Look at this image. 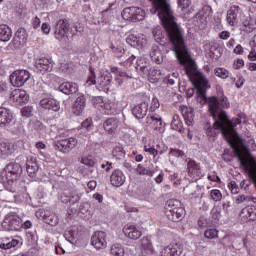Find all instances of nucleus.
Returning a JSON list of instances; mask_svg holds the SVG:
<instances>
[{
    "mask_svg": "<svg viewBox=\"0 0 256 256\" xmlns=\"http://www.w3.org/2000/svg\"><path fill=\"white\" fill-rule=\"evenodd\" d=\"M153 7L150 9V13L159 17L165 31L166 35L172 44L174 55L180 63L183 65L185 75H187L189 81L194 85L196 91L198 92L197 101L201 105L207 103V96L205 93L209 89V80L207 77L199 70H197V64L192 60L191 55H189V50L185 46V38L183 37V30L177 24L173 10H171V5L167 0H150Z\"/></svg>",
    "mask_w": 256,
    "mask_h": 256,
    "instance_id": "f257e3e1",
    "label": "nucleus"
},
{
    "mask_svg": "<svg viewBox=\"0 0 256 256\" xmlns=\"http://www.w3.org/2000/svg\"><path fill=\"white\" fill-rule=\"evenodd\" d=\"M217 103H218L217 96H212L208 99V108H209L210 114L214 119V124H213V127L207 128L206 135H208V137H215V135H217V131H220L224 139H226L227 141V131L223 126V122L219 114L221 113V107L217 106Z\"/></svg>",
    "mask_w": 256,
    "mask_h": 256,
    "instance_id": "f03ea898",
    "label": "nucleus"
},
{
    "mask_svg": "<svg viewBox=\"0 0 256 256\" xmlns=\"http://www.w3.org/2000/svg\"><path fill=\"white\" fill-rule=\"evenodd\" d=\"M165 215L170 221L179 223L183 219L185 210L182 207L181 201L177 199L167 200L164 206Z\"/></svg>",
    "mask_w": 256,
    "mask_h": 256,
    "instance_id": "7ed1b4c3",
    "label": "nucleus"
},
{
    "mask_svg": "<svg viewBox=\"0 0 256 256\" xmlns=\"http://www.w3.org/2000/svg\"><path fill=\"white\" fill-rule=\"evenodd\" d=\"M19 173H21V165L11 162L1 171V177L3 181H7V183H15L19 178Z\"/></svg>",
    "mask_w": 256,
    "mask_h": 256,
    "instance_id": "20e7f679",
    "label": "nucleus"
},
{
    "mask_svg": "<svg viewBox=\"0 0 256 256\" xmlns=\"http://www.w3.org/2000/svg\"><path fill=\"white\" fill-rule=\"evenodd\" d=\"M69 31H71V28L69 26V20L67 19H60L56 23L55 28V39L58 41H61V43H69Z\"/></svg>",
    "mask_w": 256,
    "mask_h": 256,
    "instance_id": "39448f33",
    "label": "nucleus"
},
{
    "mask_svg": "<svg viewBox=\"0 0 256 256\" xmlns=\"http://www.w3.org/2000/svg\"><path fill=\"white\" fill-rule=\"evenodd\" d=\"M121 15L125 21H132V23H137V21H143V19H145L146 13L145 10L132 6L124 8Z\"/></svg>",
    "mask_w": 256,
    "mask_h": 256,
    "instance_id": "423d86ee",
    "label": "nucleus"
},
{
    "mask_svg": "<svg viewBox=\"0 0 256 256\" xmlns=\"http://www.w3.org/2000/svg\"><path fill=\"white\" fill-rule=\"evenodd\" d=\"M78 141L75 137L65 138L53 143L54 149L60 151V153H71L74 148L77 147Z\"/></svg>",
    "mask_w": 256,
    "mask_h": 256,
    "instance_id": "0eeeda50",
    "label": "nucleus"
},
{
    "mask_svg": "<svg viewBox=\"0 0 256 256\" xmlns=\"http://www.w3.org/2000/svg\"><path fill=\"white\" fill-rule=\"evenodd\" d=\"M2 226L5 231H20L21 227H23V220H21V217L17 214H8Z\"/></svg>",
    "mask_w": 256,
    "mask_h": 256,
    "instance_id": "6e6552de",
    "label": "nucleus"
},
{
    "mask_svg": "<svg viewBox=\"0 0 256 256\" xmlns=\"http://www.w3.org/2000/svg\"><path fill=\"white\" fill-rule=\"evenodd\" d=\"M31 79V73L27 70H16L10 75L13 87H23Z\"/></svg>",
    "mask_w": 256,
    "mask_h": 256,
    "instance_id": "1a4fd4ad",
    "label": "nucleus"
},
{
    "mask_svg": "<svg viewBox=\"0 0 256 256\" xmlns=\"http://www.w3.org/2000/svg\"><path fill=\"white\" fill-rule=\"evenodd\" d=\"M239 17L243 19V10L237 5L231 6L226 15V21L230 27H235L239 23Z\"/></svg>",
    "mask_w": 256,
    "mask_h": 256,
    "instance_id": "9d476101",
    "label": "nucleus"
},
{
    "mask_svg": "<svg viewBox=\"0 0 256 256\" xmlns=\"http://www.w3.org/2000/svg\"><path fill=\"white\" fill-rule=\"evenodd\" d=\"M15 119V116L13 115V111L7 107H0V127L2 129H7L11 127V123H13V120Z\"/></svg>",
    "mask_w": 256,
    "mask_h": 256,
    "instance_id": "9b49d317",
    "label": "nucleus"
},
{
    "mask_svg": "<svg viewBox=\"0 0 256 256\" xmlns=\"http://www.w3.org/2000/svg\"><path fill=\"white\" fill-rule=\"evenodd\" d=\"M123 233L125 237H127L128 239H131L132 241H137V239H141L143 235V231L141 230V228L131 223L126 224L123 227Z\"/></svg>",
    "mask_w": 256,
    "mask_h": 256,
    "instance_id": "f8f14e48",
    "label": "nucleus"
},
{
    "mask_svg": "<svg viewBox=\"0 0 256 256\" xmlns=\"http://www.w3.org/2000/svg\"><path fill=\"white\" fill-rule=\"evenodd\" d=\"M148 112H149V99H145L144 101L136 104L132 108V115H134L136 119H145V117H147Z\"/></svg>",
    "mask_w": 256,
    "mask_h": 256,
    "instance_id": "ddd939ff",
    "label": "nucleus"
},
{
    "mask_svg": "<svg viewBox=\"0 0 256 256\" xmlns=\"http://www.w3.org/2000/svg\"><path fill=\"white\" fill-rule=\"evenodd\" d=\"M107 234L103 231L95 232L91 237V245L97 250L105 249L107 247Z\"/></svg>",
    "mask_w": 256,
    "mask_h": 256,
    "instance_id": "4468645a",
    "label": "nucleus"
},
{
    "mask_svg": "<svg viewBox=\"0 0 256 256\" xmlns=\"http://www.w3.org/2000/svg\"><path fill=\"white\" fill-rule=\"evenodd\" d=\"M10 101L15 105H23L29 101V94L23 89H15L10 93Z\"/></svg>",
    "mask_w": 256,
    "mask_h": 256,
    "instance_id": "2eb2a0df",
    "label": "nucleus"
},
{
    "mask_svg": "<svg viewBox=\"0 0 256 256\" xmlns=\"http://www.w3.org/2000/svg\"><path fill=\"white\" fill-rule=\"evenodd\" d=\"M181 253H183V244L176 242L164 247L161 256H181Z\"/></svg>",
    "mask_w": 256,
    "mask_h": 256,
    "instance_id": "dca6fc26",
    "label": "nucleus"
},
{
    "mask_svg": "<svg viewBox=\"0 0 256 256\" xmlns=\"http://www.w3.org/2000/svg\"><path fill=\"white\" fill-rule=\"evenodd\" d=\"M125 181H127V177L123 173V171L116 169L110 175V184L112 187H123L125 185Z\"/></svg>",
    "mask_w": 256,
    "mask_h": 256,
    "instance_id": "f3484780",
    "label": "nucleus"
},
{
    "mask_svg": "<svg viewBox=\"0 0 256 256\" xmlns=\"http://www.w3.org/2000/svg\"><path fill=\"white\" fill-rule=\"evenodd\" d=\"M40 105L43 109H47L48 111L57 112L61 109V104L59 103V101L51 97L43 98L42 100H40Z\"/></svg>",
    "mask_w": 256,
    "mask_h": 256,
    "instance_id": "a211bd4d",
    "label": "nucleus"
},
{
    "mask_svg": "<svg viewBox=\"0 0 256 256\" xmlns=\"http://www.w3.org/2000/svg\"><path fill=\"white\" fill-rule=\"evenodd\" d=\"M35 69L38 73H47V71L53 70V65L48 58H40L35 62Z\"/></svg>",
    "mask_w": 256,
    "mask_h": 256,
    "instance_id": "6ab92c4d",
    "label": "nucleus"
},
{
    "mask_svg": "<svg viewBox=\"0 0 256 256\" xmlns=\"http://www.w3.org/2000/svg\"><path fill=\"white\" fill-rule=\"evenodd\" d=\"M138 245L142 253H146V255H153L155 250L153 249V243L151 242V238H149V236L142 237L139 240Z\"/></svg>",
    "mask_w": 256,
    "mask_h": 256,
    "instance_id": "aec40b11",
    "label": "nucleus"
},
{
    "mask_svg": "<svg viewBox=\"0 0 256 256\" xmlns=\"http://www.w3.org/2000/svg\"><path fill=\"white\" fill-rule=\"evenodd\" d=\"M188 175L190 177H194V179H201L203 177V172L201 171V167L197 162L190 160L187 163Z\"/></svg>",
    "mask_w": 256,
    "mask_h": 256,
    "instance_id": "412c9836",
    "label": "nucleus"
},
{
    "mask_svg": "<svg viewBox=\"0 0 256 256\" xmlns=\"http://www.w3.org/2000/svg\"><path fill=\"white\" fill-rule=\"evenodd\" d=\"M86 99L85 96L80 95L76 98L75 102L73 103L72 113L76 116L81 115L83 111H85Z\"/></svg>",
    "mask_w": 256,
    "mask_h": 256,
    "instance_id": "4be33fe9",
    "label": "nucleus"
},
{
    "mask_svg": "<svg viewBox=\"0 0 256 256\" xmlns=\"http://www.w3.org/2000/svg\"><path fill=\"white\" fill-rule=\"evenodd\" d=\"M241 22L243 25V31L246 33H253L256 29V19L252 18L251 16H245L241 18Z\"/></svg>",
    "mask_w": 256,
    "mask_h": 256,
    "instance_id": "5701e85b",
    "label": "nucleus"
},
{
    "mask_svg": "<svg viewBox=\"0 0 256 256\" xmlns=\"http://www.w3.org/2000/svg\"><path fill=\"white\" fill-rule=\"evenodd\" d=\"M146 127H150V129H154V131H161L163 129V120L161 117H147Z\"/></svg>",
    "mask_w": 256,
    "mask_h": 256,
    "instance_id": "b1692460",
    "label": "nucleus"
},
{
    "mask_svg": "<svg viewBox=\"0 0 256 256\" xmlns=\"http://www.w3.org/2000/svg\"><path fill=\"white\" fill-rule=\"evenodd\" d=\"M58 89L64 95H73V93H77L79 87L73 82H64L59 85Z\"/></svg>",
    "mask_w": 256,
    "mask_h": 256,
    "instance_id": "393cba45",
    "label": "nucleus"
},
{
    "mask_svg": "<svg viewBox=\"0 0 256 256\" xmlns=\"http://www.w3.org/2000/svg\"><path fill=\"white\" fill-rule=\"evenodd\" d=\"M180 111L182 113V116L184 118V121L188 127H191L193 125L194 117L193 114V108H189L187 106L180 107Z\"/></svg>",
    "mask_w": 256,
    "mask_h": 256,
    "instance_id": "a878e982",
    "label": "nucleus"
},
{
    "mask_svg": "<svg viewBox=\"0 0 256 256\" xmlns=\"http://www.w3.org/2000/svg\"><path fill=\"white\" fill-rule=\"evenodd\" d=\"M13 37V30L7 24L0 25V41L7 43Z\"/></svg>",
    "mask_w": 256,
    "mask_h": 256,
    "instance_id": "bb28decb",
    "label": "nucleus"
},
{
    "mask_svg": "<svg viewBox=\"0 0 256 256\" xmlns=\"http://www.w3.org/2000/svg\"><path fill=\"white\" fill-rule=\"evenodd\" d=\"M118 127L119 119L117 118H108L103 124V128L107 133H115Z\"/></svg>",
    "mask_w": 256,
    "mask_h": 256,
    "instance_id": "cd10ccee",
    "label": "nucleus"
},
{
    "mask_svg": "<svg viewBox=\"0 0 256 256\" xmlns=\"http://www.w3.org/2000/svg\"><path fill=\"white\" fill-rule=\"evenodd\" d=\"M150 57L154 63H157V65H161L163 63V53L158 46L152 47L150 51Z\"/></svg>",
    "mask_w": 256,
    "mask_h": 256,
    "instance_id": "c85d7f7f",
    "label": "nucleus"
},
{
    "mask_svg": "<svg viewBox=\"0 0 256 256\" xmlns=\"http://www.w3.org/2000/svg\"><path fill=\"white\" fill-rule=\"evenodd\" d=\"M98 85L101 87H107L111 83V74L107 70H101L97 79Z\"/></svg>",
    "mask_w": 256,
    "mask_h": 256,
    "instance_id": "c756f323",
    "label": "nucleus"
},
{
    "mask_svg": "<svg viewBox=\"0 0 256 256\" xmlns=\"http://www.w3.org/2000/svg\"><path fill=\"white\" fill-rule=\"evenodd\" d=\"M126 43L131 47H143V38L135 34H130L126 38Z\"/></svg>",
    "mask_w": 256,
    "mask_h": 256,
    "instance_id": "7c9ffc66",
    "label": "nucleus"
},
{
    "mask_svg": "<svg viewBox=\"0 0 256 256\" xmlns=\"http://www.w3.org/2000/svg\"><path fill=\"white\" fill-rule=\"evenodd\" d=\"M255 210V206H247L241 210L240 217L242 219H249L250 221H253V215H255Z\"/></svg>",
    "mask_w": 256,
    "mask_h": 256,
    "instance_id": "2f4dec72",
    "label": "nucleus"
},
{
    "mask_svg": "<svg viewBox=\"0 0 256 256\" xmlns=\"http://www.w3.org/2000/svg\"><path fill=\"white\" fill-rule=\"evenodd\" d=\"M171 127L172 129H174V131H178L179 133H185V129L183 128V122L181 121V117L177 114L173 116Z\"/></svg>",
    "mask_w": 256,
    "mask_h": 256,
    "instance_id": "473e14b6",
    "label": "nucleus"
},
{
    "mask_svg": "<svg viewBox=\"0 0 256 256\" xmlns=\"http://www.w3.org/2000/svg\"><path fill=\"white\" fill-rule=\"evenodd\" d=\"M79 213H80V217H82V219H91V217H93V213L90 210L89 204L88 203H84L80 205L79 208Z\"/></svg>",
    "mask_w": 256,
    "mask_h": 256,
    "instance_id": "72a5a7b5",
    "label": "nucleus"
},
{
    "mask_svg": "<svg viewBox=\"0 0 256 256\" xmlns=\"http://www.w3.org/2000/svg\"><path fill=\"white\" fill-rule=\"evenodd\" d=\"M38 169L39 166H37V162L33 161L32 159L27 160L26 171L30 175V177H33L35 173H37Z\"/></svg>",
    "mask_w": 256,
    "mask_h": 256,
    "instance_id": "f704fd0d",
    "label": "nucleus"
},
{
    "mask_svg": "<svg viewBox=\"0 0 256 256\" xmlns=\"http://www.w3.org/2000/svg\"><path fill=\"white\" fill-rule=\"evenodd\" d=\"M19 245V240L15 238L4 240L3 243L0 244V249H13Z\"/></svg>",
    "mask_w": 256,
    "mask_h": 256,
    "instance_id": "c9c22d12",
    "label": "nucleus"
},
{
    "mask_svg": "<svg viewBox=\"0 0 256 256\" xmlns=\"http://www.w3.org/2000/svg\"><path fill=\"white\" fill-rule=\"evenodd\" d=\"M110 253L114 256H125V248L121 244H114L111 246Z\"/></svg>",
    "mask_w": 256,
    "mask_h": 256,
    "instance_id": "e433bc0d",
    "label": "nucleus"
},
{
    "mask_svg": "<svg viewBox=\"0 0 256 256\" xmlns=\"http://www.w3.org/2000/svg\"><path fill=\"white\" fill-rule=\"evenodd\" d=\"M113 157L118 161L125 159V149L123 146H116L112 151Z\"/></svg>",
    "mask_w": 256,
    "mask_h": 256,
    "instance_id": "4c0bfd02",
    "label": "nucleus"
},
{
    "mask_svg": "<svg viewBox=\"0 0 256 256\" xmlns=\"http://www.w3.org/2000/svg\"><path fill=\"white\" fill-rule=\"evenodd\" d=\"M184 193L190 199H197V198H199V192L195 190V187L193 185L186 186V188H184Z\"/></svg>",
    "mask_w": 256,
    "mask_h": 256,
    "instance_id": "58836bf2",
    "label": "nucleus"
},
{
    "mask_svg": "<svg viewBox=\"0 0 256 256\" xmlns=\"http://www.w3.org/2000/svg\"><path fill=\"white\" fill-rule=\"evenodd\" d=\"M11 153H13L11 145L7 143L0 144V157H7V155H11Z\"/></svg>",
    "mask_w": 256,
    "mask_h": 256,
    "instance_id": "ea45409f",
    "label": "nucleus"
},
{
    "mask_svg": "<svg viewBox=\"0 0 256 256\" xmlns=\"http://www.w3.org/2000/svg\"><path fill=\"white\" fill-rule=\"evenodd\" d=\"M113 53L118 59H122V61H125L129 57V52L125 51L123 47L114 48Z\"/></svg>",
    "mask_w": 256,
    "mask_h": 256,
    "instance_id": "a19ab883",
    "label": "nucleus"
},
{
    "mask_svg": "<svg viewBox=\"0 0 256 256\" xmlns=\"http://www.w3.org/2000/svg\"><path fill=\"white\" fill-rule=\"evenodd\" d=\"M127 79H133V74L118 70V85H123V81H127Z\"/></svg>",
    "mask_w": 256,
    "mask_h": 256,
    "instance_id": "79ce46f5",
    "label": "nucleus"
},
{
    "mask_svg": "<svg viewBox=\"0 0 256 256\" xmlns=\"http://www.w3.org/2000/svg\"><path fill=\"white\" fill-rule=\"evenodd\" d=\"M136 173H138V175H148V177H153L155 171L149 170L143 167L141 164H138L136 167Z\"/></svg>",
    "mask_w": 256,
    "mask_h": 256,
    "instance_id": "37998d69",
    "label": "nucleus"
},
{
    "mask_svg": "<svg viewBox=\"0 0 256 256\" xmlns=\"http://www.w3.org/2000/svg\"><path fill=\"white\" fill-rule=\"evenodd\" d=\"M148 71V77L149 79H152V81H157L161 79V70L156 68H150Z\"/></svg>",
    "mask_w": 256,
    "mask_h": 256,
    "instance_id": "c03bdc74",
    "label": "nucleus"
},
{
    "mask_svg": "<svg viewBox=\"0 0 256 256\" xmlns=\"http://www.w3.org/2000/svg\"><path fill=\"white\" fill-rule=\"evenodd\" d=\"M136 69H139L143 73H149V69H147V62L145 61V58L137 59Z\"/></svg>",
    "mask_w": 256,
    "mask_h": 256,
    "instance_id": "a18cd8bd",
    "label": "nucleus"
},
{
    "mask_svg": "<svg viewBox=\"0 0 256 256\" xmlns=\"http://www.w3.org/2000/svg\"><path fill=\"white\" fill-rule=\"evenodd\" d=\"M214 75H216V77H220V79H228L230 73L229 70L225 68H216L214 70Z\"/></svg>",
    "mask_w": 256,
    "mask_h": 256,
    "instance_id": "49530a36",
    "label": "nucleus"
},
{
    "mask_svg": "<svg viewBox=\"0 0 256 256\" xmlns=\"http://www.w3.org/2000/svg\"><path fill=\"white\" fill-rule=\"evenodd\" d=\"M153 37L157 43H161L163 39H165V36L163 35V30H161V27L154 28Z\"/></svg>",
    "mask_w": 256,
    "mask_h": 256,
    "instance_id": "de8ad7c7",
    "label": "nucleus"
},
{
    "mask_svg": "<svg viewBox=\"0 0 256 256\" xmlns=\"http://www.w3.org/2000/svg\"><path fill=\"white\" fill-rule=\"evenodd\" d=\"M103 107L106 115H115V113H117V110H115V104L112 102H105Z\"/></svg>",
    "mask_w": 256,
    "mask_h": 256,
    "instance_id": "09e8293b",
    "label": "nucleus"
},
{
    "mask_svg": "<svg viewBox=\"0 0 256 256\" xmlns=\"http://www.w3.org/2000/svg\"><path fill=\"white\" fill-rule=\"evenodd\" d=\"M14 36H16L17 39H20L21 41L27 43V30H25V28H19Z\"/></svg>",
    "mask_w": 256,
    "mask_h": 256,
    "instance_id": "8fccbe9b",
    "label": "nucleus"
},
{
    "mask_svg": "<svg viewBox=\"0 0 256 256\" xmlns=\"http://www.w3.org/2000/svg\"><path fill=\"white\" fill-rule=\"evenodd\" d=\"M210 197L212 199V201H221V199H223V194H221L220 190L217 189H213L210 191Z\"/></svg>",
    "mask_w": 256,
    "mask_h": 256,
    "instance_id": "3c124183",
    "label": "nucleus"
},
{
    "mask_svg": "<svg viewBox=\"0 0 256 256\" xmlns=\"http://www.w3.org/2000/svg\"><path fill=\"white\" fill-rule=\"evenodd\" d=\"M9 95V86L6 82H0V97H7Z\"/></svg>",
    "mask_w": 256,
    "mask_h": 256,
    "instance_id": "603ef678",
    "label": "nucleus"
},
{
    "mask_svg": "<svg viewBox=\"0 0 256 256\" xmlns=\"http://www.w3.org/2000/svg\"><path fill=\"white\" fill-rule=\"evenodd\" d=\"M228 189L231 191L232 195H237L239 193V185L235 181H230Z\"/></svg>",
    "mask_w": 256,
    "mask_h": 256,
    "instance_id": "864d4df0",
    "label": "nucleus"
},
{
    "mask_svg": "<svg viewBox=\"0 0 256 256\" xmlns=\"http://www.w3.org/2000/svg\"><path fill=\"white\" fill-rule=\"evenodd\" d=\"M204 237L206 239H215L217 237V230L216 229H208L204 232Z\"/></svg>",
    "mask_w": 256,
    "mask_h": 256,
    "instance_id": "5fc2aeb1",
    "label": "nucleus"
},
{
    "mask_svg": "<svg viewBox=\"0 0 256 256\" xmlns=\"http://www.w3.org/2000/svg\"><path fill=\"white\" fill-rule=\"evenodd\" d=\"M26 42H24L23 40H21L20 38H17L16 36H14L11 45L14 47V49H19V47H21V45H25Z\"/></svg>",
    "mask_w": 256,
    "mask_h": 256,
    "instance_id": "6e6d98bb",
    "label": "nucleus"
},
{
    "mask_svg": "<svg viewBox=\"0 0 256 256\" xmlns=\"http://www.w3.org/2000/svg\"><path fill=\"white\" fill-rule=\"evenodd\" d=\"M93 105H94V107H96V108L104 107L105 101H103V97H101V96L95 97V98L93 99Z\"/></svg>",
    "mask_w": 256,
    "mask_h": 256,
    "instance_id": "4d7b16f0",
    "label": "nucleus"
},
{
    "mask_svg": "<svg viewBox=\"0 0 256 256\" xmlns=\"http://www.w3.org/2000/svg\"><path fill=\"white\" fill-rule=\"evenodd\" d=\"M81 128L86 129V131H91V129H93V123L91 119H86L84 122H82Z\"/></svg>",
    "mask_w": 256,
    "mask_h": 256,
    "instance_id": "13d9d810",
    "label": "nucleus"
},
{
    "mask_svg": "<svg viewBox=\"0 0 256 256\" xmlns=\"http://www.w3.org/2000/svg\"><path fill=\"white\" fill-rule=\"evenodd\" d=\"M144 150L146 153H149L150 155H153L154 157H157V155H159V152L157 151V149H155L151 145L145 146Z\"/></svg>",
    "mask_w": 256,
    "mask_h": 256,
    "instance_id": "bf43d9fd",
    "label": "nucleus"
},
{
    "mask_svg": "<svg viewBox=\"0 0 256 256\" xmlns=\"http://www.w3.org/2000/svg\"><path fill=\"white\" fill-rule=\"evenodd\" d=\"M178 7L183 11V9H187L191 5V0H178Z\"/></svg>",
    "mask_w": 256,
    "mask_h": 256,
    "instance_id": "052dcab7",
    "label": "nucleus"
},
{
    "mask_svg": "<svg viewBox=\"0 0 256 256\" xmlns=\"http://www.w3.org/2000/svg\"><path fill=\"white\" fill-rule=\"evenodd\" d=\"M82 165H86V167H93L95 165V161L93 159H90L89 157H83L81 159Z\"/></svg>",
    "mask_w": 256,
    "mask_h": 256,
    "instance_id": "680f3d73",
    "label": "nucleus"
},
{
    "mask_svg": "<svg viewBox=\"0 0 256 256\" xmlns=\"http://www.w3.org/2000/svg\"><path fill=\"white\" fill-rule=\"evenodd\" d=\"M244 201H246V203L251 202V196L240 195L236 198V203L238 205H240V203H244Z\"/></svg>",
    "mask_w": 256,
    "mask_h": 256,
    "instance_id": "e2e57ef3",
    "label": "nucleus"
},
{
    "mask_svg": "<svg viewBox=\"0 0 256 256\" xmlns=\"http://www.w3.org/2000/svg\"><path fill=\"white\" fill-rule=\"evenodd\" d=\"M79 201H81V196H79V194H72L69 196L70 205H75V203H79Z\"/></svg>",
    "mask_w": 256,
    "mask_h": 256,
    "instance_id": "0e129e2a",
    "label": "nucleus"
},
{
    "mask_svg": "<svg viewBox=\"0 0 256 256\" xmlns=\"http://www.w3.org/2000/svg\"><path fill=\"white\" fill-rule=\"evenodd\" d=\"M159 107H161V104L159 103V99L153 98L150 106V111H157Z\"/></svg>",
    "mask_w": 256,
    "mask_h": 256,
    "instance_id": "69168bd1",
    "label": "nucleus"
},
{
    "mask_svg": "<svg viewBox=\"0 0 256 256\" xmlns=\"http://www.w3.org/2000/svg\"><path fill=\"white\" fill-rule=\"evenodd\" d=\"M92 76L88 78L86 85L88 87H91V85H95L97 83V80H95V72L91 71Z\"/></svg>",
    "mask_w": 256,
    "mask_h": 256,
    "instance_id": "338daca9",
    "label": "nucleus"
},
{
    "mask_svg": "<svg viewBox=\"0 0 256 256\" xmlns=\"http://www.w3.org/2000/svg\"><path fill=\"white\" fill-rule=\"evenodd\" d=\"M101 169H104L106 173H109L111 169H113V163L111 162H105L101 164Z\"/></svg>",
    "mask_w": 256,
    "mask_h": 256,
    "instance_id": "774afa93",
    "label": "nucleus"
}]
</instances>
